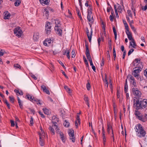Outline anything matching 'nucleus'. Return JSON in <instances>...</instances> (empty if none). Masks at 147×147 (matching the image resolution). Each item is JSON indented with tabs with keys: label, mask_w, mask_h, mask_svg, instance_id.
I'll use <instances>...</instances> for the list:
<instances>
[{
	"label": "nucleus",
	"mask_w": 147,
	"mask_h": 147,
	"mask_svg": "<svg viewBox=\"0 0 147 147\" xmlns=\"http://www.w3.org/2000/svg\"><path fill=\"white\" fill-rule=\"evenodd\" d=\"M134 129L136 134L138 137L141 138L145 136L146 132L141 124L139 123L136 125Z\"/></svg>",
	"instance_id": "1"
},
{
	"label": "nucleus",
	"mask_w": 147,
	"mask_h": 147,
	"mask_svg": "<svg viewBox=\"0 0 147 147\" xmlns=\"http://www.w3.org/2000/svg\"><path fill=\"white\" fill-rule=\"evenodd\" d=\"M85 5L86 7H88L87 9V19L88 21L90 22L89 24L91 25L93 22V18L92 15V7L91 5H89L88 1H86L85 3Z\"/></svg>",
	"instance_id": "2"
},
{
	"label": "nucleus",
	"mask_w": 147,
	"mask_h": 147,
	"mask_svg": "<svg viewBox=\"0 0 147 147\" xmlns=\"http://www.w3.org/2000/svg\"><path fill=\"white\" fill-rule=\"evenodd\" d=\"M142 69V68L140 66H138L134 67L133 69L132 74L137 79L140 76V73Z\"/></svg>",
	"instance_id": "3"
},
{
	"label": "nucleus",
	"mask_w": 147,
	"mask_h": 147,
	"mask_svg": "<svg viewBox=\"0 0 147 147\" xmlns=\"http://www.w3.org/2000/svg\"><path fill=\"white\" fill-rule=\"evenodd\" d=\"M52 119L53 124V127H54L55 129H57L56 130V132L58 133L59 131L58 130H59L57 128L58 124H57V123L59 121V119L55 116H53L52 117Z\"/></svg>",
	"instance_id": "4"
},
{
	"label": "nucleus",
	"mask_w": 147,
	"mask_h": 147,
	"mask_svg": "<svg viewBox=\"0 0 147 147\" xmlns=\"http://www.w3.org/2000/svg\"><path fill=\"white\" fill-rule=\"evenodd\" d=\"M13 32L15 35L18 38L20 37L23 33L22 30L19 27L15 28L13 30Z\"/></svg>",
	"instance_id": "5"
},
{
	"label": "nucleus",
	"mask_w": 147,
	"mask_h": 147,
	"mask_svg": "<svg viewBox=\"0 0 147 147\" xmlns=\"http://www.w3.org/2000/svg\"><path fill=\"white\" fill-rule=\"evenodd\" d=\"M51 23L50 22L47 23L45 26V31L47 34L49 35L50 34L51 30Z\"/></svg>",
	"instance_id": "6"
},
{
	"label": "nucleus",
	"mask_w": 147,
	"mask_h": 147,
	"mask_svg": "<svg viewBox=\"0 0 147 147\" xmlns=\"http://www.w3.org/2000/svg\"><path fill=\"white\" fill-rule=\"evenodd\" d=\"M68 134L69 136V138L71 140L72 142H74L75 141V138L74 135V131L73 130H69L68 132Z\"/></svg>",
	"instance_id": "7"
},
{
	"label": "nucleus",
	"mask_w": 147,
	"mask_h": 147,
	"mask_svg": "<svg viewBox=\"0 0 147 147\" xmlns=\"http://www.w3.org/2000/svg\"><path fill=\"white\" fill-rule=\"evenodd\" d=\"M132 91L133 94L136 96H140L141 94V92L138 90L137 88H132Z\"/></svg>",
	"instance_id": "8"
},
{
	"label": "nucleus",
	"mask_w": 147,
	"mask_h": 147,
	"mask_svg": "<svg viewBox=\"0 0 147 147\" xmlns=\"http://www.w3.org/2000/svg\"><path fill=\"white\" fill-rule=\"evenodd\" d=\"M55 30L56 33L60 36L62 35V31L61 28L60 26H55Z\"/></svg>",
	"instance_id": "9"
},
{
	"label": "nucleus",
	"mask_w": 147,
	"mask_h": 147,
	"mask_svg": "<svg viewBox=\"0 0 147 147\" xmlns=\"http://www.w3.org/2000/svg\"><path fill=\"white\" fill-rule=\"evenodd\" d=\"M86 32L89 41L90 42H91L92 36V30L91 29L90 32V33L88 29L87 28L86 29Z\"/></svg>",
	"instance_id": "10"
},
{
	"label": "nucleus",
	"mask_w": 147,
	"mask_h": 147,
	"mask_svg": "<svg viewBox=\"0 0 147 147\" xmlns=\"http://www.w3.org/2000/svg\"><path fill=\"white\" fill-rule=\"evenodd\" d=\"M45 136L43 135H41L40 134L39 136L40 139V144L41 146H43L45 144L44 139L45 138Z\"/></svg>",
	"instance_id": "11"
},
{
	"label": "nucleus",
	"mask_w": 147,
	"mask_h": 147,
	"mask_svg": "<svg viewBox=\"0 0 147 147\" xmlns=\"http://www.w3.org/2000/svg\"><path fill=\"white\" fill-rule=\"evenodd\" d=\"M134 115L136 118L140 121L142 117V114L138 110H136L135 111Z\"/></svg>",
	"instance_id": "12"
},
{
	"label": "nucleus",
	"mask_w": 147,
	"mask_h": 147,
	"mask_svg": "<svg viewBox=\"0 0 147 147\" xmlns=\"http://www.w3.org/2000/svg\"><path fill=\"white\" fill-rule=\"evenodd\" d=\"M142 109L145 108L147 105V100L144 99L142 101H140Z\"/></svg>",
	"instance_id": "13"
},
{
	"label": "nucleus",
	"mask_w": 147,
	"mask_h": 147,
	"mask_svg": "<svg viewBox=\"0 0 147 147\" xmlns=\"http://www.w3.org/2000/svg\"><path fill=\"white\" fill-rule=\"evenodd\" d=\"M134 105H135L136 107V110H138L139 109H142L140 101L138 100H136V102Z\"/></svg>",
	"instance_id": "14"
},
{
	"label": "nucleus",
	"mask_w": 147,
	"mask_h": 147,
	"mask_svg": "<svg viewBox=\"0 0 147 147\" xmlns=\"http://www.w3.org/2000/svg\"><path fill=\"white\" fill-rule=\"evenodd\" d=\"M102 77L103 82L105 84V86H106L108 88L109 85V83L108 82L106 74H105L104 77L103 76H102Z\"/></svg>",
	"instance_id": "15"
},
{
	"label": "nucleus",
	"mask_w": 147,
	"mask_h": 147,
	"mask_svg": "<svg viewBox=\"0 0 147 147\" xmlns=\"http://www.w3.org/2000/svg\"><path fill=\"white\" fill-rule=\"evenodd\" d=\"M51 40L50 38H47L43 42V44L46 46H49L51 43Z\"/></svg>",
	"instance_id": "16"
},
{
	"label": "nucleus",
	"mask_w": 147,
	"mask_h": 147,
	"mask_svg": "<svg viewBox=\"0 0 147 147\" xmlns=\"http://www.w3.org/2000/svg\"><path fill=\"white\" fill-rule=\"evenodd\" d=\"M140 62V59H136L133 61L132 64L134 66H137L139 64Z\"/></svg>",
	"instance_id": "17"
},
{
	"label": "nucleus",
	"mask_w": 147,
	"mask_h": 147,
	"mask_svg": "<svg viewBox=\"0 0 147 147\" xmlns=\"http://www.w3.org/2000/svg\"><path fill=\"white\" fill-rule=\"evenodd\" d=\"M130 40H131V41L129 42V47L130 48V47H131L133 48H136L137 45L134 38H133L132 39H131Z\"/></svg>",
	"instance_id": "18"
},
{
	"label": "nucleus",
	"mask_w": 147,
	"mask_h": 147,
	"mask_svg": "<svg viewBox=\"0 0 147 147\" xmlns=\"http://www.w3.org/2000/svg\"><path fill=\"white\" fill-rule=\"evenodd\" d=\"M125 32L129 40L133 38L132 37V33L129 30H125Z\"/></svg>",
	"instance_id": "19"
},
{
	"label": "nucleus",
	"mask_w": 147,
	"mask_h": 147,
	"mask_svg": "<svg viewBox=\"0 0 147 147\" xmlns=\"http://www.w3.org/2000/svg\"><path fill=\"white\" fill-rule=\"evenodd\" d=\"M140 121L143 122L147 121V114H145L143 115H142Z\"/></svg>",
	"instance_id": "20"
},
{
	"label": "nucleus",
	"mask_w": 147,
	"mask_h": 147,
	"mask_svg": "<svg viewBox=\"0 0 147 147\" xmlns=\"http://www.w3.org/2000/svg\"><path fill=\"white\" fill-rule=\"evenodd\" d=\"M39 38V33L38 32H35L33 36V39L35 41L38 40Z\"/></svg>",
	"instance_id": "21"
},
{
	"label": "nucleus",
	"mask_w": 147,
	"mask_h": 147,
	"mask_svg": "<svg viewBox=\"0 0 147 147\" xmlns=\"http://www.w3.org/2000/svg\"><path fill=\"white\" fill-rule=\"evenodd\" d=\"M39 1L42 5H48L49 3V0H39Z\"/></svg>",
	"instance_id": "22"
},
{
	"label": "nucleus",
	"mask_w": 147,
	"mask_h": 147,
	"mask_svg": "<svg viewBox=\"0 0 147 147\" xmlns=\"http://www.w3.org/2000/svg\"><path fill=\"white\" fill-rule=\"evenodd\" d=\"M10 16V14L8 11L5 12L4 13V19H9Z\"/></svg>",
	"instance_id": "23"
},
{
	"label": "nucleus",
	"mask_w": 147,
	"mask_h": 147,
	"mask_svg": "<svg viewBox=\"0 0 147 147\" xmlns=\"http://www.w3.org/2000/svg\"><path fill=\"white\" fill-rule=\"evenodd\" d=\"M26 98L32 102H33L34 101V97L33 96H31L29 94H26Z\"/></svg>",
	"instance_id": "24"
},
{
	"label": "nucleus",
	"mask_w": 147,
	"mask_h": 147,
	"mask_svg": "<svg viewBox=\"0 0 147 147\" xmlns=\"http://www.w3.org/2000/svg\"><path fill=\"white\" fill-rule=\"evenodd\" d=\"M48 9L47 8L45 9L43 12V15L45 16L47 19L49 16Z\"/></svg>",
	"instance_id": "25"
},
{
	"label": "nucleus",
	"mask_w": 147,
	"mask_h": 147,
	"mask_svg": "<svg viewBox=\"0 0 147 147\" xmlns=\"http://www.w3.org/2000/svg\"><path fill=\"white\" fill-rule=\"evenodd\" d=\"M59 134L60 135L61 140L63 142H65V139L63 133L62 132L60 131Z\"/></svg>",
	"instance_id": "26"
},
{
	"label": "nucleus",
	"mask_w": 147,
	"mask_h": 147,
	"mask_svg": "<svg viewBox=\"0 0 147 147\" xmlns=\"http://www.w3.org/2000/svg\"><path fill=\"white\" fill-rule=\"evenodd\" d=\"M107 131L109 133L111 130L112 131H112H113L112 127L110 123H108L107 125Z\"/></svg>",
	"instance_id": "27"
},
{
	"label": "nucleus",
	"mask_w": 147,
	"mask_h": 147,
	"mask_svg": "<svg viewBox=\"0 0 147 147\" xmlns=\"http://www.w3.org/2000/svg\"><path fill=\"white\" fill-rule=\"evenodd\" d=\"M127 78L128 79L130 82L132 81H134L135 79L134 77L131 74H129L127 76Z\"/></svg>",
	"instance_id": "28"
},
{
	"label": "nucleus",
	"mask_w": 147,
	"mask_h": 147,
	"mask_svg": "<svg viewBox=\"0 0 147 147\" xmlns=\"http://www.w3.org/2000/svg\"><path fill=\"white\" fill-rule=\"evenodd\" d=\"M123 5L121 6L119 4H118V8L117 9L118 10V11L119 12L121 13L123 11Z\"/></svg>",
	"instance_id": "29"
},
{
	"label": "nucleus",
	"mask_w": 147,
	"mask_h": 147,
	"mask_svg": "<svg viewBox=\"0 0 147 147\" xmlns=\"http://www.w3.org/2000/svg\"><path fill=\"white\" fill-rule=\"evenodd\" d=\"M84 100L86 102V104L88 105V107H89V99L88 98L87 96L86 95H84Z\"/></svg>",
	"instance_id": "30"
},
{
	"label": "nucleus",
	"mask_w": 147,
	"mask_h": 147,
	"mask_svg": "<svg viewBox=\"0 0 147 147\" xmlns=\"http://www.w3.org/2000/svg\"><path fill=\"white\" fill-rule=\"evenodd\" d=\"M33 102L36 103L38 105H41L42 104L41 103L40 101V100H38L37 99L35 98H34V101Z\"/></svg>",
	"instance_id": "31"
},
{
	"label": "nucleus",
	"mask_w": 147,
	"mask_h": 147,
	"mask_svg": "<svg viewBox=\"0 0 147 147\" xmlns=\"http://www.w3.org/2000/svg\"><path fill=\"white\" fill-rule=\"evenodd\" d=\"M63 125L65 127H68L70 126V123L67 120H65V121L63 123Z\"/></svg>",
	"instance_id": "32"
},
{
	"label": "nucleus",
	"mask_w": 147,
	"mask_h": 147,
	"mask_svg": "<svg viewBox=\"0 0 147 147\" xmlns=\"http://www.w3.org/2000/svg\"><path fill=\"white\" fill-rule=\"evenodd\" d=\"M128 89V86L127 83V80H126V83L125 84L124 91L126 93Z\"/></svg>",
	"instance_id": "33"
},
{
	"label": "nucleus",
	"mask_w": 147,
	"mask_h": 147,
	"mask_svg": "<svg viewBox=\"0 0 147 147\" xmlns=\"http://www.w3.org/2000/svg\"><path fill=\"white\" fill-rule=\"evenodd\" d=\"M14 92L16 93L17 95H22L23 94V92L21 91H19L18 90H15Z\"/></svg>",
	"instance_id": "34"
},
{
	"label": "nucleus",
	"mask_w": 147,
	"mask_h": 147,
	"mask_svg": "<svg viewBox=\"0 0 147 147\" xmlns=\"http://www.w3.org/2000/svg\"><path fill=\"white\" fill-rule=\"evenodd\" d=\"M113 32L114 34L115 35V40L117 39V33L115 27L114 26L113 27Z\"/></svg>",
	"instance_id": "35"
},
{
	"label": "nucleus",
	"mask_w": 147,
	"mask_h": 147,
	"mask_svg": "<svg viewBox=\"0 0 147 147\" xmlns=\"http://www.w3.org/2000/svg\"><path fill=\"white\" fill-rule=\"evenodd\" d=\"M54 129H55V128H54V127H53V126H50L49 127V129L50 131L52 133V134L53 135H54L55 134Z\"/></svg>",
	"instance_id": "36"
},
{
	"label": "nucleus",
	"mask_w": 147,
	"mask_h": 147,
	"mask_svg": "<svg viewBox=\"0 0 147 147\" xmlns=\"http://www.w3.org/2000/svg\"><path fill=\"white\" fill-rule=\"evenodd\" d=\"M18 103H19L20 108L22 109H23V106L22 104L21 103V100H20V98L18 97Z\"/></svg>",
	"instance_id": "37"
},
{
	"label": "nucleus",
	"mask_w": 147,
	"mask_h": 147,
	"mask_svg": "<svg viewBox=\"0 0 147 147\" xmlns=\"http://www.w3.org/2000/svg\"><path fill=\"white\" fill-rule=\"evenodd\" d=\"M42 110L45 114L47 115H48L49 114L50 112L48 109L46 108H43Z\"/></svg>",
	"instance_id": "38"
},
{
	"label": "nucleus",
	"mask_w": 147,
	"mask_h": 147,
	"mask_svg": "<svg viewBox=\"0 0 147 147\" xmlns=\"http://www.w3.org/2000/svg\"><path fill=\"white\" fill-rule=\"evenodd\" d=\"M64 88L67 92L69 94H70L71 93V91L70 89L67 86H65Z\"/></svg>",
	"instance_id": "39"
},
{
	"label": "nucleus",
	"mask_w": 147,
	"mask_h": 147,
	"mask_svg": "<svg viewBox=\"0 0 147 147\" xmlns=\"http://www.w3.org/2000/svg\"><path fill=\"white\" fill-rule=\"evenodd\" d=\"M85 47L86 49V55H88L90 54L89 51V50L88 45L87 44H85Z\"/></svg>",
	"instance_id": "40"
},
{
	"label": "nucleus",
	"mask_w": 147,
	"mask_h": 147,
	"mask_svg": "<svg viewBox=\"0 0 147 147\" xmlns=\"http://www.w3.org/2000/svg\"><path fill=\"white\" fill-rule=\"evenodd\" d=\"M55 23L56 24L55 26H59V27L60 26V22L59 20L56 19L55 20Z\"/></svg>",
	"instance_id": "41"
},
{
	"label": "nucleus",
	"mask_w": 147,
	"mask_h": 147,
	"mask_svg": "<svg viewBox=\"0 0 147 147\" xmlns=\"http://www.w3.org/2000/svg\"><path fill=\"white\" fill-rule=\"evenodd\" d=\"M21 1L20 0H16L14 4L16 6H18L19 5Z\"/></svg>",
	"instance_id": "42"
},
{
	"label": "nucleus",
	"mask_w": 147,
	"mask_h": 147,
	"mask_svg": "<svg viewBox=\"0 0 147 147\" xmlns=\"http://www.w3.org/2000/svg\"><path fill=\"white\" fill-rule=\"evenodd\" d=\"M102 138L103 143L104 145L105 146L106 144V137L105 135H102Z\"/></svg>",
	"instance_id": "43"
},
{
	"label": "nucleus",
	"mask_w": 147,
	"mask_h": 147,
	"mask_svg": "<svg viewBox=\"0 0 147 147\" xmlns=\"http://www.w3.org/2000/svg\"><path fill=\"white\" fill-rule=\"evenodd\" d=\"M109 6L107 7V11L108 12H109L110 11H112L113 9L111 6L108 4Z\"/></svg>",
	"instance_id": "44"
},
{
	"label": "nucleus",
	"mask_w": 147,
	"mask_h": 147,
	"mask_svg": "<svg viewBox=\"0 0 147 147\" xmlns=\"http://www.w3.org/2000/svg\"><path fill=\"white\" fill-rule=\"evenodd\" d=\"M71 57L72 58H74L76 56L75 51L74 50H73L71 53Z\"/></svg>",
	"instance_id": "45"
},
{
	"label": "nucleus",
	"mask_w": 147,
	"mask_h": 147,
	"mask_svg": "<svg viewBox=\"0 0 147 147\" xmlns=\"http://www.w3.org/2000/svg\"><path fill=\"white\" fill-rule=\"evenodd\" d=\"M114 8H115V13L116 17L117 18H119V16H118V13H117V9H116L115 5L114 6Z\"/></svg>",
	"instance_id": "46"
},
{
	"label": "nucleus",
	"mask_w": 147,
	"mask_h": 147,
	"mask_svg": "<svg viewBox=\"0 0 147 147\" xmlns=\"http://www.w3.org/2000/svg\"><path fill=\"white\" fill-rule=\"evenodd\" d=\"M77 120H78V122L80 125V119L79 117V114L78 113H77Z\"/></svg>",
	"instance_id": "47"
},
{
	"label": "nucleus",
	"mask_w": 147,
	"mask_h": 147,
	"mask_svg": "<svg viewBox=\"0 0 147 147\" xmlns=\"http://www.w3.org/2000/svg\"><path fill=\"white\" fill-rule=\"evenodd\" d=\"M109 83L110 84V88L111 89V91H113V87L112 86V84L111 83V79H109Z\"/></svg>",
	"instance_id": "48"
},
{
	"label": "nucleus",
	"mask_w": 147,
	"mask_h": 147,
	"mask_svg": "<svg viewBox=\"0 0 147 147\" xmlns=\"http://www.w3.org/2000/svg\"><path fill=\"white\" fill-rule=\"evenodd\" d=\"M40 130H41V132L39 133V135L40 134H41V135H43V134L44 135H45V133L44 131L42 129L41 126H40Z\"/></svg>",
	"instance_id": "49"
},
{
	"label": "nucleus",
	"mask_w": 147,
	"mask_h": 147,
	"mask_svg": "<svg viewBox=\"0 0 147 147\" xmlns=\"http://www.w3.org/2000/svg\"><path fill=\"white\" fill-rule=\"evenodd\" d=\"M83 58L85 64L88 66V63L85 56H83Z\"/></svg>",
	"instance_id": "50"
},
{
	"label": "nucleus",
	"mask_w": 147,
	"mask_h": 147,
	"mask_svg": "<svg viewBox=\"0 0 147 147\" xmlns=\"http://www.w3.org/2000/svg\"><path fill=\"white\" fill-rule=\"evenodd\" d=\"M9 98L10 99V101L12 103L14 102V99L13 96H9Z\"/></svg>",
	"instance_id": "51"
},
{
	"label": "nucleus",
	"mask_w": 147,
	"mask_h": 147,
	"mask_svg": "<svg viewBox=\"0 0 147 147\" xmlns=\"http://www.w3.org/2000/svg\"><path fill=\"white\" fill-rule=\"evenodd\" d=\"M131 84L133 85L134 86H136V82L135 80L134 81H132L130 82Z\"/></svg>",
	"instance_id": "52"
},
{
	"label": "nucleus",
	"mask_w": 147,
	"mask_h": 147,
	"mask_svg": "<svg viewBox=\"0 0 147 147\" xmlns=\"http://www.w3.org/2000/svg\"><path fill=\"white\" fill-rule=\"evenodd\" d=\"M14 67L16 68H21L20 66L18 64H16L14 65Z\"/></svg>",
	"instance_id": "53"
},
{
	"label": "nucleus",
	"mask_w": 147,
	"mask_h": 147,
	"mask_svg": "<svg viewBox=\"0 0 147 147\" xmlns=\"http://www.w3.org/2000/svg\"><path fill=\"white\" fill-rule=\"evenodd\" d=\"M130 24L131 28L132 30L135 32H136V29H135L134 26L133 25L131 24Z\"/></svg>",
	"instance_id": "54"
},
{
	"label": "nucleus",
	"mask_w": 147,
	"mask_h": 147,
	"mask_svg": "<svg viewBox=\"0 0 147 147\" xmlns=\"http://www.w3.org/2000/svg\"><path fill=\"white\" fill-rule=\"evenodd\" d=\"M113 57H114V58L115 59L116 57V53L115 51V49L114 48H113Z\"/></svg>",
	"instance_id": "55"
},
{
	"label": "nucleus",
	"mask_w": 147,
	"mask_h": 147,
	"mask_svg": "<svg viewBox=\"0 0 147 147\" xmlns=\"http://www.w3.org/2000/svg\"><path fill=\"white\" fill-rule=\"evenodd\" d=\"M134 49H130L128 52V56H129L134 51Z\"/></svg>",
	"instance_id": "56"
},
{
	"label": "nucleus",
	"mask_w": 147,
	"mask_h": 147,
	"mask_svg": "<svg viewBox=\"0 0 147 147\" xmlns=\"http://www.w3.org/2000/svg\"><path fill=\"white\" fill-rule=\"evenodd\" d=\"M86 57H87V59L89 61L90 60V59L92 60V59L91 58L90 55V54H88V55H86Z\"/></svg>",
	"instance_id": "57"
},
{
	"label": "nucleus",
	"mask_w": 147,
	"mask_h": 147,
	"mask_svg": "<svg viewBox=\"0 0 147 147\" xmlns=\"http://www.w3.org/2000/svg\"><path fill=\"white\" fill-rule=\"evenodd\" d=\"M86 87L88 90H90V84L89 82L87 84Z\"/></svg>",
	"instance_id": "58"
},
{
	"label": "nucleus",
	"mask_w": 147,
	"mask_h": 147,
	"mask_svg": "<svg viewBox=\"0 0 147 147\" xmlns=\"http://www.w3.org/2000/svg\"><path fill=\"white\" fill-rule=\"evenodd\" d=\"M33 123L34 122L33 121V118L32 117H31L30 121V125H32Z\"/></svg>",
	"instance_id": "59"
},
{
	"label": "nucleus",
	"mask_w": 147,
	"mask_h": 147,
	"mask_svg": "<svg viewBox=\"0 0 147 147\" xmlns=\"http://www.w3.org/2000/svg\"><path fill=\"white\" fill-rule=\"evenodd\" d=\"M69 51V50H68L67 49L66 50H64L63 51V54L64 55H66Z\"/></svg>",
	"instance_id": "60"
},
{
	"label": "nucleus",
	"mask_w": 147,
	"mask_h": 147,
	"mask_svg": "<svg viewBox=\"0 0 147 147\" xmlns=\"http://www.w3.org/2000/svg\"><path fill=\"white\" fill-rule=\"evenodd\" d=\"M127 13L129 16L130 17H132V14L131 11L130 10H128L127 11Z\"/></svg>",
	"instance_id": "61"
},
{
	"label": "nucleus",
	"mask_w": 147,
	"mask_h": 147,
	"mask_svg": "<svg viewBox=\"0 0 147 147\" xmlns=\"http://www.w3.org/2000/svg\"><path fill=\"white\" fill-rule=\"evenodd\" d=\"M69 53H70V51H69V50L68 51L67 53H66V56H67V57L69 59L70 58V55Z\"/></svg>",
	"instance_id": "62"
},
{
	"label": "nucleus",
	"mask_w": 147,
	"mask_h": 147,
	"mask_svg": "<svg viewBox=\"0 0 147 147\" xmlns=\"http://www.w3.org/2000/svg\"><path fill=\"white\" fill-rule=\"evenodd\" d=\"M78 124H79L78 120H76L75 122V125L76 127V128H77L78 127Z\"/></svg>",
	"instance_id": "63"
},
{
	"label": "nucleus",
	"mask_w": 147,
	"mask_h": 147,
	"mask_svg": "<svg viewBox=\"0 0 147 147\" xmlns=\"http://www.w3.org/2000/svg\"><path fill=\"white\" fill-rule=\"evenodd\" d=\"M147 9V4L144 7H142V9L143 11H145Z\"/></svg>",
	"instance_id": "64"
}]
</instances>
